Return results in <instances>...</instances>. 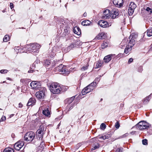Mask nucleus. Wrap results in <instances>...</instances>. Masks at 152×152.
<instances>
[{
  "mask_svg": "<svg viewBox=\"0 0 152 152\" xmlns=\"http://www.w3.org/2000/svg\"><path fill=\"white\" fill-rule=\"evenodd\" d=\"M90 92L92 91L94 88L93 86H91L90 85H89L86 87Z\"/></svg>",
  "mask_w": 152,
  "mask_h": 152,
  "instance_id": "72a5a7b5",
  "label": "nucleus"
},
{
  "mask_svg": "<svg viewBox=\"0 0 152 152\" xmlns=\"http://www.w3.org/2000/svg\"><path fill=\"white\" fill-rule=\"evenodd\" d=\"M6 120V117L5 116H3L0 120V121H3Z\"/></svg>",
  "mask_w": 152,
  "mask_h": 152,
  "instance_id": "09e8293b",
  "label": "nucleus"
},
{
  "mask_svg": "<svg viewBox=\"0 0 152 152\" xmlns=\"http://www.w3.org/2000/svg\"><path fill=\"white\" fill-rule=\"evenodd\" d=\"M28 46L29 47L25 48L27 52L31 53L34 55H36L39 52V50L41 47V46L37 43L30 44Z\"/></svg>",
  "mask_w": 152,
  "mask_h": 152,
  "instance_id": "f257e3e1",
  "label": "nucleus"
},
{
  "mask_svg": "<svg viewBox=\"0 0 152 152\" xmlns=\"http://www.w3.org/2000/svg\"><path fill=\"white\" fill-rule=\"evenodd\" d=\"M74 45L73 44H72L68 47L67 49L70 50L74 48Z\"/></svg>",
  "mask_w": 152,
  "mask_h": 152,
  "instance_id": "37998d69",
  "label": "nucleus"
},
{
  "mask_svg": "<svg viewBox=\"0 0 152 152\" xmlns=\"http://www.w3.org/2000/svg\"><path fill=\"white\" fill-rule=\"evenodd\" d=\"M91 22L88 20H86L83 21L81 23V24L84 26H88L90 24Z\"/></svg>",
  "mask_w": 152,
  "mask_h": 152,
  "instance_id": "dca6fc26",
  "label": "nucleus"
},
{
  "mask_svg": "<svg viewBox=\"0 0 152 152\" xmlns=\"http://www.w3.org/2000/svg\"><path fill=\"white\" fill-rule=\"evenodd\" d=\"M137 125L140 130L148 129L151 126L150 124L144 121H140Z\"/></svg>",
  "mask_w": 152,
  "mask_h": 152,
  "instance_id": "39448f33",
  "label": "nucleus"
},
{
  "mask_svg": "<svg viewBox=\"0 0 152 152\" xmlns=\"http://www.w3.org/2000/svg\"><path fill=\"white\" fill-rule=\"evenodd\" d=\"M98 24L101 26L103 28H107L111 26V24L108 23L107 21L104 20H101L98 22Z\"/></svg>",
  "mask_w": 152,
  "mask_h": 152,
  "instance_id": "6e6552de",
  "label": "nucleus"
},
{
  "mask_svg": "<svg viewBox=\"0 0 152 152\" xmlns=\"http://www.w3.org/2000/svg\"><path fill=\"white\" fill-rule=\"evenodd\" d=\"M151 98V95H149L148 97L145 98L144 99V102H148Z\"/></svg>",
  "mask_w": 152,
  "mask_h": 152,
  "instance_id": "f704fd0d",
  "label": "nucleus"
},
{
  "mask_svg": "<svg viewBox=\"0 0 152 152\" xmlns=\"http://www.w3.org/2000/svg\"><path fill=\"white\" fill-rule=\"evenodd\" d=\"M22 106L23 104L21 103H20L19 104V107H21Z\"/></svg>",
  "mask_w": 152,
  "mask_h": 152,
  "instance_id": "13d9d810",
  "label": "nucleus"
},
{
  "mask_svg": "<svg viewBox=\"0 0 152 152\" xmlns=\"http://www.w3.org/2000/svg\"><path fill=\"white\" fill-rule=\"evenodd\" d=\"M148 140L147 139H145L142 140V144L144 145H147L148 144Z\"/></svg>",
  "mask_w": 152,
  "mask_h": 152,
  "instance_id": "c03bdc74",
  "label": "nucleus"
},
{
  "mask_svg": "<svg viewBox=\"0 0 152 152\" xmlns=\"http://www.w3.org/2000/svg\"><path fill=\"white\" fill-rule=\"evenodd\" d=\"M132 50V49L131 48H129L128 46H126V48H125L124 50V52L126 54H127L128 53L129 51H130Z\"/></svg>",
  "mask_w": 152,
  "mask_h": 152,
  "instance_id": "c85d7f7f",
  "label": "nucleus"
},
{
  "mask_svg": "<svg viewBox=\"0 0 152 152\" xmlns=\"http://www.w3.org/2000/svg\"><path fill=\"white\" fill-rule=\"evenodd\" d=\"M11 137L12 138H14L15 137V135L14 134L12 133L11 134Z\"/></svg>",
  "mask_w": 152,
  "mask_h": 152,
  "instance_id": "052dcab7",
  "label": "nucleus"
},
{
  "mask_svg": "<svg viewBox=\"0 0 152 152\" xmlns=\"http://www.w3.org/2000/svg\"><path fill=\"white\" fill-rule=\"evenodd\" d=\"M43 64L46 67H47L50 64V62L49 60L46 59L44 61Z\"/></svg>",
  "mask_w": 152,
  "mask_h": 152,
  "instance_id": "aec40b11",
  "label": "nucleus"
},
{
  "mask_svg": "<svg viewBox=\"0 0 152 152\" xmlns=\"http://www.w3.org/2000/svg\"><path fill=\"white\" fill-rule=\"evenodd\" d=\"M115 152H122V151L120 148H118L116 150Z\"/></svg>",
  "mask_w": 152,
  "mask_h": 152,
  "instance_id": "864d4df0",
  "label": "nucleus"
},
{
  "mask_svg": "<svg viewBox=\"0 0 152 152\" xmlns=\"http://www.w3.org/2000/svg\"><path fill=\"white\" fill-rule=\"evenodd\" d=\"M7 79L9 80H11V78L9 77H8Z\"/></svg>",
  "mask_w": 152,
  "mask_h": 152,
  "instance_id": "0e129e2a",
  "label": "nucleus"
},
{
  "mask_svg": "<svg viewBox=\"0 0 152 152\" xmlns=\"http://www.w3.org/2000/svg\"><path fill=\"white\" fill-rule=\"evenodd\" d=\"M72 69H73L71 68L70 69L69 71L66 70L65 69V66L62 64L57 66L55 68V71L58 72H61V74H63L64 75H68L70 73V72H72Z\"/></svg>",
  "mask_w": 152,
  "mask_h": 152,
  "instance_id": "f03ea898",
  "label": "nucleus"
},
{
  "mask_svg": "<svg viewBox=\"0 0 152 152\" xmlns=\"http://www.w3.org/2000/svg\"><path fill=\"white\" fill-rule=\"evenodd\" d=\"M115 55V54H110L105 56L104 58V62L106 63L109 62L111 60L112 57Z\"/></svg>",
  "mask_w": 152,
  "mask_h": 152,
  "instance_id": "4468645a",
  "label": "nucleus"
},
{
  "mask_svg": "<svg viewBox=\"0 0 152 152\" xmlns=\"http://www.w3.org/2000/svg\"><path fill=\"white\" fill-rule=\"evenodd\" d=\"M50 91L53 94L59 93L62 90L61 88L57 83H54L50 86Z\"/></svg>",
  "mask_w": 152,
  "mask_h": 152,
  "instance_id": "7ed1b4c3",
  "label": "nucleus"
},
{
  "mask_svg": "<svg viewBox=\"0 0 152 152\" xmlns=\"http://www.w3.org/2000/svg\"><path fill=\"white\" fill-rule=\"evenodd\" d=\"M130 40H133L134 41H133V42H131V43L132 44H133V45H134L135 44V40L134 39H129Z\"/></svg>",
  "mask_w": 152,
  "mask_h": 152,
  "instance_id": "6e6d98bb",
  "label": "nucleus"
},
{
  "mask_svg": "<svg viewBox=\"0 0 152 152\" xmlns=\"http://www.w3.org/2000/svg\"><path fill=\"white\" fill-rule=\"evenodd\" d=\"M35 136V134L34 132L32 131L29 132L24 135V140L26 141L31 142L33 140Z\"/></svg>",
  "mask_w": 152,
  "mask_h": 152,
  "instance_id": "20e7f679",
  "label": "nucleus"
},
{
  "mask_svg": "<svg viewBox=\"0 0 152 152\" xmlns=\"http://www.w3.org/2000/svg\"><path fill=\"white\" fill-rule=\"evenodd\" d=\"M104 33H100L97 35V36L96 37V38L98 39H103V36L104 35Z\"/></svg>",
  "mask_w": 152,
  "mask_h": 152,
  "instance_id": "5701e85b",
  "label": "nucleus"
},
{
  "mask_svg": "<svg viewBox=\"0 0 152 152\" xmlns=\"http://www.w3.org/2000/svg\"><path fill=\"white\" fill-rule=\"evenodd\" d=\"M83 74H82V75H81V77H83Z\"/></svg>",
  "mask_w": 152,
  "mask_h": 152,
  "instance_id": "338daca9",
  "label": "nucleus"
},
{
  "mask_svg": "<svg viewBox=\"0 0 152 152\" xmlns=\"http://www.w3.org/2000/svg\"><path fill=\"white\" fill-rule=\"evenodd\" d=\"M135 9H133V8H131L129 7L128 12V13L129 15H132L134 12V11Z\"/></svg>",
  "mask_w": 152,
  "mask_h": 152,
  "instance_id": "6ab92c4d",
  "label": "nucleus"
},
{
  "mask_svg": "<svg viewBox=\"0 0 152 152\" xmlns=\"http://www.w3.org/2000/svg\"><path fill=\"white\" fill-rule=\"evenodd\" d=\"M44 127L42 125H41L39 129H38L37 132V134L39 135L37 136V139L40 140H42V138L43 137V135L44 133Z\"/></svg>",
  "mask_w": 152,
  "mask_h": 152,
  "instance_id": "423d86ee",
  "label": "nucleus"
},
{
  "mask_svg": "<svg viewBox=\"0 0 152 152\" xmlns=\"http://www.w3.org/2000/svg\"><path fill=\"white\" fill-rule=\"evenodd\" d=\"M46 89L45 88H41L39 91L37 92L36 94V96L37 98L39 99L43 98L45 96V91Z\"/></svg>",
  "mask_w": 152,
  "mask_h": 152,
  "instance_id": "0eeeda50",
  "label": "nucleus"
},
{
  "mask_svg": "<svg viewBox=\"0 0 152 152\" xmlns=\"http://www.w3.org/2000/svg\"><path fill=\"white\" fill-rule=\"evenodd\" d=\"M105 136H106V139H108L109 138V136L108 135H105Z\"/></svg>",
  "mask_w": 152,
  "mask_h": 152,
  "instance_id": "e2e57ef3",
  "label": "nucleus"
},
{
  "mask_svg": "<svg viewBox=\"0 0 152 152\" xmlns=\"http://www.w3.org/2000/svg\"><path fill=\"white\" fill-rule=\"evenodd\" d=\"M133 41L134 40H130L127 45L126 46H128V47H129V48H131L132 49V47L134 45L133 44L131 43V42H133Z\"/></svg>",
  "mask_w": 152,
  "mask_h": 152,
  "instance_id": "473e14b6",
  "label": "nucleus"
},
{
  "mask_svg": "<svg viewBox=\"0 0 152 152\" xmlns=\"http://www.w3.org/2000/svg\"><path fill=\"white\" fill-rule=\"evenodd\" d=\"M10 39V37L8 35H5L3 38V41L4 42H7Z\"/></svg>",
  "mask_w": 152,
  "mask_h": 152,
  "instance_id": "7c9ffc66",
  "label": "nucleus"
},
{
  "mask_svg": "<svg viewBox=\"0 0 152 152\" xmlns=\"http://www.w3.org/2000/svg\"><path fill=\"white\" fill-rule=\"evenodd\" d=\"M66 23L64 20L62 21L60 23V26L61 27L64 28V27H66Z\"/></svg>",
  "mask_w": 152,
  "mask_h": 152,
  "instance_id": "2f4dec72",
  "label": "nucleus"
},
{
  "mask_svg": "<svg viewBox=\"0 0 152 152\" xmlns=\"http://www.w3.org/2000/svg\"><path fill=\"white\" fill-rule=\"evenodd\" d=\"M99 146L100 145L99 143H95L93 145V148H92V150H94L98 148H99Z\"/></svg>",
  "mask_w": 152,
  "mask_h": 152,
  "instance_id": "b1692460",
  "label": "nucleus"
},
{
  "mask_svg": "<svg viewBox=\"0 0 152 152\" xmlns=\"http://www.w3.org/2000/svg\"><path fill=\"white\" fill-rule=\"evenodd\" d=\"M137 37V35L134 33H132L129 37V39H134Z\"/></svg>",
  "mask_w": 152,
  "mask_h": 152,
  "instance_id": "a878e982",
  "label": "nucleus"
},
{
  "mask_svg": "<svg viewBox=\"0 0 152 152\" xmlns=\"http://www.w3.org/2000/svg\"><path fill=\"white\" fill-rule=\"evenodd\" d=\"M55 65H55V64H53V63L52 64V66H55Z\"/></svg>",
  "mask_w": 152,
  "mask_h": 152,
  "instance_id": "69168bd1",
  "label": "nucleus"
},
{
  "mask_svg": "<svg viewBox=\"0 0 152 152\" xmlns=\"http://www.w3.org/2000/svg\"><path fill=\"white\" fill-rule=\"evenodd\" d=\"M10 8L11 9H12L13 8V7H14L13 4L12 3H10Z\"/></svg>",
  "mask_w": 152,
  "mask_h": 152,
  "instance_id": "603ef678",
  "label": "nucleus"
},
{
  "mask_svg": "<svg viewBox=\"0 0 152 152\" xmlns=\"http://www.w3.org/2000/svg\"><path fill=\"white\" fill-rule=\"evenodd\" d=\"M110 11L108 9H106L103 11L102 17L105 19H107L110 17Z\"/></svg>",
  "mask_w": 152,
  "mask_h": 152,
  "instance_id": "f8f14e48",
  "label": "nucleus"
},
{
  "mask_svg": "<svg viewBox=\"0 0 152 152\" xmlns=\"http://www.w3.org/2000/svg\"><path fill=\"white\" fill-rule=\"evenodd\" d=\"M120 124L118 121H117L115 124V127L117 129L119 128L120 127Z\"/></svg>",
  "mask_w": 152,
  "mask_h": 152,
  "instance_id": "79ce46f5",
  "label": "nucleus"
},
{
  "mask_svg": "<svg viewBox=\"0 0 152 152\" xmlns=\"http://www.w3.org/2000/svg\"><path fill=\"white\" fill-rule=\"evenodd\" d=\"M136 4L133 2H131L129 6V7L131 8H133V9H135L136 7Z\"/></svg>",
  "mask_w": 152,
  "mask_h": 152,
  "instance_id": "cd10ccee",
  "label": "nucleus"
},
{
  "mask_svg": "<svg viewBox=\"0 0 152 152\" xmlns=\"http://www.w3.org/2000/svg\"><path fill=\"white\" fill-rule=\"evenodd\" d=\"M90 85L91 86L95 88V87L97 85V83L95 81H94L93 82L90 84Z\"/></svg>",
  "mask_w": 152,
  "mask_h": 152,
  "instance_id": "4c0bfd02",
  "label": "nucleus"
},
{
  "mask_svg": "<svg viewBox=\"0 0 152 152\" xmlns=\"http://www.w3.org/2000/svg\"><path fill=\"white\" fill-rule=\"evenodd\" d=\"M108 45V43L107 42H104L102 44V48H104L107 47Z\"/></svg>",
  "mask_w": 152,
  "mask_h": 152,
  "instance_id": "bb28decb",
  "label": "nucleus"
},
{
  "mask_svg": "<svg viewBox=\"0 0 152 152\" xmlns=\"http://www.w3.org/2000/svg\"><path fill=\"white\" fill-rule=\"evenodd\" d=\"M36 102V100L35 98H31L28 100V102L27 104V105L28 106H32L35 104Z\"/></svg>",
  "mask_w": 152,
  "mask_h": 152,
  "instance_id": "ddd939ff",
  "label": "nucleus"
},
{
  "mask_svg": "<svg viewBox=\"0 0 152 152\" xmlns=\"http://www.w3.org/2000/svg\"><path fill=\"white\" fill-rule=\"evenodd\" d=\"M8 72V70L7 69H2L0 71V72L1 74H5Z\"/></svg>",
  "mask_w": 152,
  "mask_h": 152,
  "instance_id": "a19ab883",
  "label": "nucleus"
},
{
  "mask_svg": "<svg viewBox=\"0 0 152 152\" xmlns=\"http://www.w3.org/2000/svg\"><path fill=\"white\" fill-rule=\"evenodd\" d=\"M20 81L21 82H22V83H23L25 82V80L24 79H21L20 80Z\"/></svg>",
  "mask_w": 152,
  "mask_h": 152,
  "instance_id": "bf43d9fd",
  "label": "nucleus"
},
{
  "mask_svg": "<svg viewBox=\"0 0 152 152\" xmlns=\"http://www.w3.org/2000/svg\"><path fill=\"white\" fill-rule=\"evenodd\" d=\"M88 66H89L88 64V63H87V64H86V66H83L81 68V70L83 71H85V70H87L88 69Z\"/></svg>",
  "mask_w": 152,
  "mask_h": 152,
  "instance_id": "c9c22d12",
  "label": "nucleus"
},
{
  "mask_svg": "<svg viewBox=\"0 0 152 152\" xmlns=\"http://www.w3.org/2000/svg\"><path fill=\"white\" fill-rule=\"evenodd\" d=\"M75 96H73L71 98H68L67 100L68 103L69 104L71 103L75 99Z\"/></svg>",
  "mask_w": 152,
  "mask_h": 152,
  "instance_id": "c756f323",
  "label": "nucleus"
},
{
  "mask_svg": "<svg viewBox=\"0 0 152 152\" xmlns=\"http://www.w3.org/2000/svg\"><path fill=\"white\" fill-rule=\"evenodd\" d=\"M146 10L148 12H150V13H152V10L149 7H147L146 9Z\"/></svg>",
  "mask_w": 152,
  "mask_h": 152,
  "instance_id": "a18cd8bd",
  "label": "nucleus"
},
{
  "mask_svg": "<svg viewBox=\"0 0 152 152\" xmlns=\"http://www.w3.org/2000/svg\"><path fill=\"white\" fill-rule=\"evenodd\" d=\"M106 127V125L104 123H102L100 125L101 129H105Z\"/></svg>",
  "mask_w": 152,
  "mask_h": 152,
  "instance_id": "ea45409f",
  "label": "nucleus"
},
{
  "mask_svg": "<svg viewBox=\"0 0 152 152\" xmlns=\"http://www.w3.org/2000/svg\"><path fill=\"white\" fill-rule=\"evenodd\" d=\"M135 9H133V8H131L129 7L128 12V13L129 15H132L134 12V11Z\"/></svg>",
  "mask_w": 152,
  "mask_h": 152,
  "instance_id": "a211bd4d",
  "label": "nucleus"
},
{
  "mask_svg": "<svg viewBox=\"0 0 152 152\" xmlns=\"http://www.w3.org/2000/svg\"><path fill=\"white\" fill-rule=\"evenodd\" d=\"M129 135V134L127 133H125V134L121 136V138H123L126 137L127 136Z\"/></svg>",
  "mask_w": 152,
  "mask_h": 152,
  "instance_id": "de8ad7c7",
  "label": "nucleus"
},
{
  "mask_svg": "<svg viewBox=\"0 0 152 152\" xmlns=\"http://www.w3.org/2000/svg\"><path fill=\"white\" fill-rule=\"evenodd\" d=\"M24 145V143L23 141H19L15 144L14 147L16 150L19 151Z\"/></svg>",
  "mask_w": 152,
  "mask_h": 152,
  "instance_id": "1a4fd4ad",
  "label": "nucleus"
},
{
  "mask_svg": "<svg viewBox=\"0 0 152 152\" xmlns=\"http://www.w3.org/2000/svg\"><path fill=\"white\" fill-rule=\"evenodd\" d=\"M118 15H117V14H115V15L112 14H111V15L112 16V18L113 19L115 18L117 16H118Z\"/></svg>",
  "mask_w": 152,
  "mask_h": 152,
  "instance_id": "49530a36",
  "label": "nucleus"
},
{
  "mask_svg": "<svg viewBox=\"0 0 152 152\" xmlns=\"http://www.w3.org/2000/svg\"><path fill=\"white\" fill-rule=\"evenodd\" d=\"M30 86L32 88L37 89L40 88L41 83L38 81H33L31 83Z\"/></svg>",
  "mask_w": 152,
  "mask_h": 152,
  "instance_id": "9d476101",
  "label": "nucleus"
},
{
  "mask_svg": "<svg viewBox=\"0 0 152 152\" xmlns=\"http://www.w3.org/2000/svg\"><path fill=\"white\" fill-rule=\"evenodd\" d=\"M113 3L116 7H120L123 5V0H113Z\"/></svg>",
  "mask_w": 152,
  "mask_h": 152,
  "instance_id": "9b49d317",
  "label": "nucleus"
},
{
  "mask_svg": "<svg viewBox=\"0 0 152 152\" xmlns=\"http://www.w3.org/2000/svg\"><path fill=\"white\" fill-rule=\"evenodd\" d=\"M99 138L100 139H103V140L106 139V136H105V135L100 137H99Z\"/></svg>",
  "mask_w": 152,
  "mask_h": 152,
  "instance_id": "3c124183",
  "label": "nucleus"
},
{
  "mask_svg": "<svg viewBox=\"0 0 152 152\" xmlns=\"http://www.w3.org/2000/svg\"><path fill=\"white\" fill-rule=\"evenodd\" d=\"M102 63L100 61H99L96 64L97 68H99L102 65Z\"/></svg>",
  "mask_w": 152,
  "mask_h": 152,
  "instance_id": "e433bc0d",
  "label": "nucleus"
},
{
  "mask_svg": "<svg viewBox=\"0 0 152 152\" xmlns=\"http://www.w3.org/2000/svg\"><path fill=\"white\" fill-rule=\"evenodd\" d=\"M14 150L10 148H6L4 151L3 152H14Z\"/></svg>",
  "mask_w": 152,
  "mask_h": 152,
  "instance_id": "393cba45",
  "label": "nucleus"
},
{
  "mask_svg": "<svg viewBox=\"0 0 152 152\" xmlns=\"http://www.w3.org/2000/svg\"><path fill=\"white\" fill-rule=\"evenodd\" d=\"M112 14L115 15V14H117V15H118V11L115 9H113L112 11Z\"/></svg>",
  "mask_w": 152,
  "mask_h": 152,
  "instance_id": "58836bf2",
  "label": "nucleus"
},
{
  "mask_svg": "<svg viewBox=\"0 0 152 152\" xmlns=\"http://www.w3.org/2000/svg\"><path fill=\"white\" fill-rule=\"evenodd\" d=\"M147 34L148 37L152 36V27L147 30Z\"/></svg>",
  "mask_w": 152,
  "mask_h": 152,
  "instance_id": "4be33fe9",
  "label": "nucleus"
},
{
  "mask_svg": "<svg viewBox=\"0 0 152 152\" xmlns=\"http://www.w3.org/2000/svg\"><path fill=\"white\" fill-rule=\"evenodd\" d=\"M83 15L84 17H86L87 16V13L86 12H85L83 14Z\"/></svg>",
  "mask_w": 152,
  "mask_h": 152,
  "instance_id": "680f3d73",
  "label": "nucleus"
},
{
  "mask_svg": "<svg viewBox=\"0 0 152 152\" xmlns=\"http://www.w3.org/2000/svg\"><path fill=\"white\" fill-rule=\"evenodd\" d=\"M43 114L46 116H48L50 114V112L48 108L43 110Z\"/></svg>",
  "mask_w": 152,
  "mask_h": 152,
  "instance_id": "f3484780",
  "label": "nucleus"
},
{
  "mask_svg": "<svg viewBox=\"0 0 152 152\" xmlns=\"http://www.w3.org/2000/svg\"><path fill=\"white\" fill-rule=\"evenodd\" d=\"M73 31L75 34L78 35L81 34V30L78 27H75L73 29Z\"/></svg>",
  "mask_w": 152,
  "mask_h": 152,
  "instance_id": "2eb2a0df",
  "label": "nucleus"
},
{
  "mask_svg": "<svg viewBox=\"0 0 152 152\" xmlns=\"http://www.w3.org/2000/svg\"><path fill=\"white\" fill-rule=\"evenodd\" d=\"M123 55L122 54L121 55V53L120 54H119L118 55V56H120V55L121 56V55Z\"/></svg>",
  "mask_w": 152,
  "mask_h": 152,
  "instance_id": "774afa93",
  "label": "nucleus"
},
{
  "mask_svg": "<svg viewBox=\"0 0 152 152\" xmlns=\"http://www.w3.org/2000/svg\"><path fill=\"white\" fill-rule=\"evenodd\" d=\"M40 140L41 141V143H40V145H43L44 144V142H43V138H42V140L41 141L40 140Z\"/></svg>",
  "mask_w": 152,
  "mask_h": 152,
  "instance_id": "5fc2aeb1",
  "label": "nucleus"
},
{
  "mask_svg": "<svg viewBox=\"0 0 152 152\" xmlns=\"http://www.w3.org/2000/svg\"><path fill=\"white\" fill-rule=\"evenodd\" d=\"M34 72V70L33 69L30 70L28 71V73H32Z\"/></svg>",
  "mask_w": 152,
  "mask_h": 152,
  "instance_id": "4d7b16f0",
  "label": "nucleus"
},
{
  "mask_svg": "<svg viewBox=\"0 0 152 152\" xmlns=\"http://www.w3.org/2000/svg\"><path fill=\"white\" fill-rule=\"evenodd\" d=\"M89 92L87 88L86 87L82 90L81 93L83 95H85Z\"/></svg>",
  "mask_w": 152,
  "mask_h": 152,
  "instance_id": "412c9836",
  "label": "nucleus"
},
{
  "mask_svg": "<svg viewBox=\"0 0 152 152\" xmlns=\"http://www.w3.org/2000/svg\"><path fill=\"white\" fill-rule=\"evenodd\" d=\"M133 61V59L132 58H130L128 60V64H130L131 62H132Z\"/></svg>",
  "mask_w": 152,
  "mask_h": 152,
  "instance_id": "8fccbe9b",
  "label": "nucleus"
}]
</instances>
